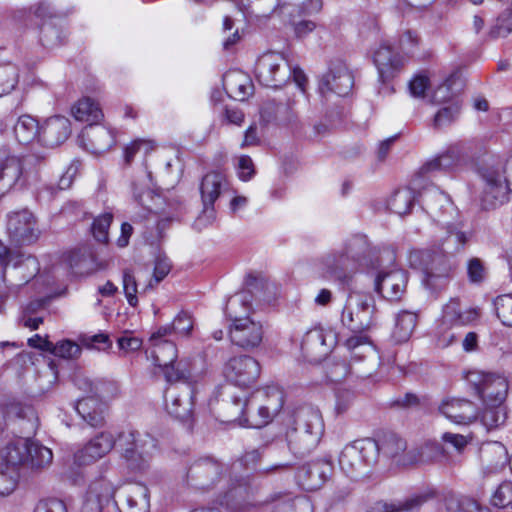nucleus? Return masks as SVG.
I'll list each match as a JSON object with an SVG mask.
<instances>
[{"instance_id": "nucleus-1", "label": "nucleus", "mask_w": 512, "mask_h": 512, "mask_svg": "<svg viewBox=\"0 0 512 512\" xmlns=\"http://www.w3.org/2000/svg\"><path fill=\"white\" fill-rule=\"evenodd\" d=\"M252 311V295L249 292H240L229 298L226 313L232 324L229 337L233 344L250 350L258 347L263 340V326L261 322L250 317Z\"/></svg>"}, {"instance_id": "nucleus-2", "label": "nucleus", "mask_w": 512, "mask_h": 512, "mask_svg": "<svg viewBox=\"0 0 512 512\" xmlns=\"http://www.w3.org/2000/svg\"><path fill=\"white\" fill-rule=\"evenodd\" d=\"M233 404L241 414L240 423L252 428H261L272 421L283 406L282 392L267 387L253 392L248 398L234 397Z\"/></svg>"}, {"instance_id": "nucleus-3", "label": "nucleus", "mask_w": 512, "mask_h": 512, "mask_svg": "<svg viewBox=\"0 0 512 512\" xmlns=\"http://www.w3.org/2000/svg\"><path fill=\"white\" fill-rule=\"evenodd\" d=\"M368 250L365 236L356 235L348 239L344 246L319 260V269L323 277L348 282L357 271L361 259Z\"/></svg>"}, {"instance_id": "nucleus-4", "label": "nucleus", "mask_w": 512, "mask_h": 512, "mask_svg": "<svg viewBox=\"0 0 512 512\" xmlns=\"http://www.w3.org/2000/svg\"><path fill=\"white\" fill-rule=\"evenodd\" d=\"M294 424L287 431V445L295 457H303L318 445L324 432V423L319 410L302 407L294 414Z\"/></svg>"}, {"instance_id": "nucleus-5", "label": "nucleus", "mask_w": 512, "mask_h": 512, "mask_svg": "<svg viewBox=\"0 0 512 512\" xmlns=\"http://www.w3.org/2000/svg\"><path fill=\"white\" fill-rule=\"evenodd\" d=\"M41 162L42 158L34 154L0 155V197L35 180Z\"/></svg>"}, {"instance_id": "nucleus-6", "label": "nucleus", "mask_w": 512, "mask_h": 512, "mask_svg": "<svg viewBox=\"0 0 512 512\" xmlns=\"http://www.w3.org/2000/svg\"><path fill=\"white\" fill-rule=\"evenodd\" d=\"M117 450L130 468L141 470L157 452V441L148 433L125 430L117 434Z\"/></svg>"}, {"instance_id": "nucleus-7", "label": "nucleus", "mask_w": 512, "mask_h": 512, "mask_svg": "<svg viewBox=\"0 0 512 512\" xmlns=\"http://www.w3.org/2000/svg\"><path fill=\"white\" fill-rule=\"evenodd\" d=\"M187 483L195 489L210 491L225 490L232 481L228 467L212 457L195 460L186 473Z\"/></svg>"}, {"instance_id": "nucleus-8", "label": "nucleus", "mask_w": 512, "mask_h": 512, "mask_svg": "<svg viewBox=\"0 0 512 512\" xmlns=\"http://www.w3.org/2000/svg\"><path fill=\"white\" fill-rule=\"evenodd\" d=\"M421 181L420 177L415 178L411 183V187L394 192L388 200L389 209L400 216L408 214L415 201V192H418L419 197L422 198V203L431 210L433 209L434 202L439 204L449 203L447 196L432 185H426L424 190L421 191Z\"/></svg>"}, {"instance_id": "nucleus-9", "label": "nucleus", "mask_w": 512, "mask_h": 512, "mask_svg": "<svg viewBox=\"0 0 512 512\" xmlns=\"http://www.w3.org/2000/svg\"><path fill=\"white\" fill-rule=\"evenodd\" d=\"M411 260H419L423 271V283L431 290L443 289L453 272V264L442 252L418 251L411 255Z\"/></svg>"}, {"instance_id": "nucleus-10", "label": "nucleus", "mask_w": 512, "mask_h": 512, "mask_svg": "<svg viewBox=\"0 0 512 512\" xmlns=\"http://www.w3.org/2000/svg\"><path fill=\"white\" fill-rule=\"evenodd\" d=\"M375 300L371 294L353 292L343 309L341 322L351 331H366L373 324Z\"/></svg>"}, {"instance_id": "nucleus-11", "label": "nucleus", "mask_w": 512, "mask_h": 512, "mask_svg": "<svg viewBox=\"0 0 512 512\" xmlns=\"http://www.w3.org/2000/svg\"><path fill=\"white\" fill-rule=\"evenodd\" d=\"M377 462V446L374 439L366 438L346 445L340 453V468L348 476L361 473L366 466Z\"/></svg>"}, {"instance_id": "nucleus-12", "label": "nucleus", "mask_w": 512, "mask_h": 512, "mask_svg": "<svg viewBox=\"0 0 512 512\" xmlns=\"http://www.w3.org/2000/svg\"><path fill=\"white\" fill-rule=\"evenodd\" d=\"M255 75L262 85L276 88L290 78L291 69L281 53L268 52L258 58Z\"/></svg>"}, {"instance_id": "nucleus-13", "label": "nucleus", "mask_w": 512, "mask_h": 512, "mask_svg": "<svg viewBox=\"0 0 512 512\" xmlns=\"http://www.w3.org/2000/svg\"><path fill=\"white\" fill-rule=\"evenodd\" d=\"M485 182L480 201L485 210L495 209L508 200L509 185L502 167H488L482 172Z\"/></svg>"}, {"instance_id": "nucleus-14", "label": "nucleus", "mask_w": 512, "mask_h": 512, "mask_svg": "<svg viewBox=\"0 0 512 512\" xmlns=\"http://www.w3.org/2000/svg\"><path fill=\"white\" fill-rule=\"evenodd\" d=\"M6 232L11 242L17 245L30 244L40 234L36 218L27 209L14 211L7 215Z\"/></svg>"}, {"instance_id": "nucleus-15", "label": "nucleus", "mask_w": 512, "mask_h": 512, "mask_svg": "<svg viewBox=\"0 0 512 512\" xmlns=\"http://www.w3.org/2000/svg\"><path fill=\"white\" fill-rule=\"evenodd\" d=\"M337 344V335L332 329L315 327L307 331L301 342V350L309 361L325 358Z\"/></svg>"}, {"instance_id": "nucleus-16", "label": "nucleus", "mask_w": 512, "mask_h": 512, "mask_svg": "<svg viewBox=\"0 0 512 512\" xmlns=\"http://www.w3.org/2000/svg\"><path fill=\"white\" fill-rule=\"evenodd\" d=\"M151 345L153 346L152 358L154 363L162 369L168 382L175 383L187 376L188 372L179 368L183 364V360L177 362L178 351L173 342L163 341Z\"/></svg>"}, {"instance_id": "nucleus-17", "label": "nucleus", "mask_w": 512, "mask_h": 512, "mask_svg": "<svg viewBox=\"0 0 512 512\" xmlns=\"http://www.w3.org/2000/svg\"><path fill=\"white\" fill-rule=\"evenodd\" d=\"M469 381L474 384L484 404H503L508 393V382L505 377L491 373H471Z\"/></svg>"}, {"instance_id": "nucleus-18", "label": "nucleus", "mask_w": 512, "mask_h": 512, "mask_svg": "<svg viewBox=\"0 0 512 512\" xmlns=\"http://www.w3.org/2000/svg\"><path fill=\"white\" fill-rule=\"evenodd\" d=\"M216 501L228 512H249L255 506L246 481L237 477H232L229 486L218 492Z\"/></svg>"}, {"instance_id": "nucleus-19", "label": "nucleus", "mask_w": 512, "mask_h": 512, "mask_svg": "<svg viewBox=\"0 0 512 512\" xmlns=\"http://www.w3.org/2000/svg\"><path fill=\"white\" fill-rule=\"evenodd\" d=\"M260 375V365L251 356L231 358L224 367L225 378L239 387H249Z\"/></svg>"}, {"instance_id": "nucleus-20", "label": "nucleus", "mask_w": 512, "mask_h": 512, "mask_svg": "<svg viewBox=\"0 0 512 512\" xmlns=\"http://www.w3.org/2000/svg\"><path fill=\"white\" fill-rule=\"evenodd\" d=\"M373 63L377 68L379 79L385 83L402 71L407 58L395 52L391 45L383 42L373 53Z\"/></svg>"}, {"instance_id": "nucleus-21", "label": "nucleus", "mask_w": 512, "mask_h": 512, "mask_svg": "<svg viewBox=\"0 0 512 512\" xmlns=\"http://www.w3.org/2000/svg\"><path fill=\"white\" fill-rule=\"evenodd\" d=\"M0 260L5 263L3 272V281L6 282V275L9 266L12 265L13 276L21 275L20 282L11 281L8 285L9 288H18L27 283L39 271L37 260L32 256H13L10 251L3 245H0Z\"/></svg>"}, {"instance_id": "nucleus-22", "label": "nucleus", "mask_w": 512, "mask_h": 512, "mask_svg": "<svg viewBox=\"0 0 512 512\" xmlns=\"http://www.w3.org/2000/svg\"><path fill=\"white\" fill-rule=\"evenodd\" d=\"M194 391L189 385H171L165 392L166 409L169 414L186 420L192 414Z\"/></svg>"}, {"instance_id": "nucleus-23", "label": "nucleus", "mask_w": 512, "mask_h": 512, "mask_svg": "<svg viewBox=\"0 0 512 512\" xmlns=\"http://www.w3.org/2000/svg\"><path fill=\"white\" fill-rule=\"evenodd\" d=\"M224 184L225 176L220 172H210L202 178L200 192L204 209L197 219L198 225L203 224L205 219L212 221L215 218L213 204L219 197Z\"/></svg>"}, {"instance_id": "nucleus-24", "label": "nucleus", "mask_w": 512, "mask_h": 512, "mask_svg": "<svg viewBox=\"0 0 512 512\" xmlns=\"http://www.w3.org/2000/svg\"><path fill=\"white\" fill-rule=\"evenodd\" d=\"M353 76L344 64H336L322 77L319 90L323 95L333 92L346 96L353 87Z\"/></svg>"}, {"instance_id": "nucleus-25", "label": "nucleus", "mask_w": 512, "mask_h": 512, "mask_svg": "<svg viewBox=\"0 0 512 512\" xmlns=\"http://www.w3.org/2000/svg\"><path fill=\"white\" fill-rule=\"evenodd\" d=\"M439 412L456 424H469L479 416L475 404L464 398L443 399L439 405Z\"/></svg>"}, {"instance_id": "nucleus-26", "label": "nucleus", "mask_w": 512, "mask_h": 512, "mask_svg": "<svg viewBox=\"0 0 512 512\" xmlns=\"http://www.w3.org/2000/svg\"><path fill=\"white\" fill-rule=\"evenodd\" d=\"M407 274L401 269L380 272L375 280L376 291L389 301H398L406 291Z\"/></svg>"}, {"instance_id": "nucleus-27", "label": "nucleus", "mask_w": 512, "mask_h": 512, "mask_svg": "<svg viewBox=\"0 0 512 512\" xmlns=\"http://www.w3.org/2000/svg\"><path fill=\"white\" fill-rule=\"evenodd\" d=\"M113 447L117 448V436L110 432H101L77 453L76 458L80 464H88L105 456Z\"/></svg>"}, {"instance_id": "nucleus-28", "label": "nucleus", "mask_w": 512, "mask_h": 512, "mask_svg": "<svg viewBox=\"0 0 512 512\" xmlns=\"http://www.w3.org/2000/svg\"><path fill=\"white\" fill-rule=\"evenodd\" d=\"M70 133V121L64 116H54L47 119L41 126L40 141L45 146H58L69 137Z\"/></svg>"}, {"instance_id": "nucleus-29", "label": "nucleus", "mask_w": 512, "mask_h": 512, "mask_svg": "<svg viewBox=\"0 0 512 512\" xmlns=\"http://www.w3.org/2000/svg\"><path fill=\"white\" fill-rule=\"evenodd\" d=\"M29 449H31L30 438H15L2 449L0 463L19 470L29 459Z\"/></svg>"}, {"instance_id": "nucleus-30", "label": "nucleus", "mask_w": 512, "mask_h": 512, "mask_svg": "<svg viewBox=\"0 0 512 512\" xmlns=\"http://www.w3.org/2000/svg\"><path fill=\"white\" fill-rule=\"evenodd\" d=\"M83 139L93 153H103L115 145V132L105 126H89L82 132Z\"/></svg>"}, {"instance_id": "nucleus-31", "label": "nucleus", "mask_w": 512, "mask_h": 512, "mask_svg": "<svg viewBox=\"0 0 512 512\" xmlns=\"http://www.w3.org/2000/svg\"><path fill=\"white\" fill-rule=\"evenodd\" d=\"M354 334L348 337L344 346L347 349L350 361L359 362L366 359L375 358L376 351L370 338L364 331H352Z\"/></svg>"}, {"instance_id": "nucleus-32", "label": "nucleus", "mask_w": 512, "mask_h": 512, "mask_svg": "<svg viewBox=\"0 0 512 512\" xmlns=\"http://www.w3.org/2000/svg\"><path fill=\"white\" fill-rule=\"evenodd\" d=\"M124 512H149V490L141 484L128 485L123 491Z\"/></svg>"}, {"instance_id": "nucleus-33", "label": "nucleus", "mask_w": 512, "mask_h": 512, "mask_svg": "<svg viewBox=\"0 0 512 512\" xmlns=\"http://www.w3.org/2000/svg\"><path fill=\"white\" fill-rule=\"evenodd\" d=\"M479 316L476 308L463 306L458 299H451L443 308V322L449 325H468Z\"/></svg>"}, {"instance_id": "nucleus-34", "label": "nucleus", "mask_w": 512, "mask_h": 512, "mask_svg": "<svg viewBox=\"0 0 512 512\" xmlns=\"http://www.w3.org/2000/svg\"><path fill=\"white\" fill-rule=\"evenodd\" d=\"M75 409L92 427L101 426L104 423L105 404L97 397L87 396L78 400Z\"/></svg>"}, {"instance_id": "nucleus-35", "label": "nucleus", "mask_w": 512, "mask_h": 512, "mask_svg": "<svg viewBox=\"0 0 512 512\" xmlns=\"http://www.w3.org/2000/svg\"><path fill=\"white\" fill-rule=\"evenodd\" d=\"M377 446V458L380 454L394 460L397 464L405 465L407 461L404 452L407 448L406 441L394 434H388L375 440Z\"/></svg>"}, {"instance_id": "nucleus-36", "label": "nucleus", "mask_w": 512, "mask_h": 512, "mask_svg": "<svg viewBox=\"0 0 512 512\" xmlns=\"http://www.w3.org/2000/svg\"><path fill=\"white\" fill-rule=\"evenodd\" d=\"M71 114L75 120L86 122L89 126L103 119V112L97 102L89 97L79 99L72 107Z\"/></svg>"}, {"instance_id": "nucleus-37", "label": "nucleus", "mask_w": 512, "mask_h": 512, "mask_svg": "<svg viewBox=\"0 0 512 512\" xmlns=\"http://www.w3.org/2000/svg\"><path fill=\"white\" fill-rule=\"evenodd\" d=\"M115 486L106 477H100L92 481L87 490V501L95 503L97 509L109 503L115 494Z\"/></svg>"}, {"instance_id": "nucleus-38", "label": "nucleus", "mask_w": 512, "mask_h": 512, "mask_svg": "<svg viewBox=\"0 0 512 512\" xmlns=\"http://www.w3.org/2000/svg\"><path fill=\"white\" fill-rule=\"evenodd\" d=\"M479 451L481 460L487 465L490 472L501 469L507 461V450L500 442L484 443Z\"/></svg>"}, {"instance_id": "nucleus-39", "label": "nucleus", "mask_w": 512, "mask_h": 512, "mask_svg": "<svg viewBox=\"0 0 512 512\" xmlns=\"http://www.w3.org/2000/svg\"><path fill=\"white\" fill-rule=\"evenodd\" d=\"M14 135L20 144L27 145L41 138V126L30 115H22L14 125Z\"/></svg>"}, {"instance_id": "nucleus-40", "label": "nucleus", "mask_w": 512, "mask_h": 512, "mask_svg": "<svg viewBox=\"0 0 512 512\" xmlns=\"http://www.w3.org/2000/svg\"><path fill=\"white\" fill-rule=\"evenodd\" d=\"M427 500L424 495H413L397 502H377L367 512H411Z\"/></svg>"}, {"instance_id": "nucleus-41", "label": "nucleus", "mask_w": 512, "mask_h": 512, "mask_svg": "<svg viewBox=\"0 0 512 512\" xmlns=\"http://www.w3.org/2000/svg\"><path fill=\"white\" fill-rule=\"evenodd\" d=\"M418 323L416 312L403 310L396 316L392 336L397 342H406L413 334Z\"/></svg>"}, {"instance_id": "nucleus-42", "label": "nucleus", "mask_w": 512, "mask_h": 512, "mask_svg": "<svg viewBox=\"0 0 512 512\" xmlns=\"http://www.w3.org/2000/svg\"><path fill=\"white\" fill-rule=\"evenodd\" d=\"M224 86L227 92L239 101H244L253 92L251 81L242 74L227 75L224 78Z\"/></svg>"}, {"instance_id": "nucleus-43", "label": "nucleus", "mask_w": 512, "mask_h": 512, "mask_svg": "<svg viewBox=\"0 0 512 512\" xmlns=\"http://www.w3.org/2000/svg\"><path fill=\"white\" fill-rule=\"evenodd\" d=\"M463 158L462 149L459 146H450L444 153L427 162L423 167L426 172L450 169L461 162Z\"/></svg>"}, {"instance_id": "nucleus-44", "label": "nucleus", "mask_w": 512, "mask_h": 512, "mask_svg": "<svg viewBox=\"0 0 512 512\" xmlns=\"http://www.w3.org/2000/svg\"><path fill=\"white\" fill-rule=\"evenodd\" d=\"M331 465L329 462L319 460L309 464L306 474L310 480L307 484L311 490L319 488L330 476Z\"/></svg>"}, {"instance_id": "nucleus-45", "label": "nucleus", "mask_w": 512, "mask_h": 512, "mask_svg": "<svg viewBox=\"0 0 512 512\" xmlns=\"http://www.w3.org/2000/svg\"><path fill=\"white\" fill-rule=\"evenodd\" d=\"M53 460L52 451L31 439V449H29V459L26 465L32 468H43L51 464Z\"/></svg>"}, {"instance_id": "nucleus-46", "label": "nucleus", "mask_w": 512, "mask_h": 512, "mask_svg": "<svg viewBox=\"0 0 512 512\" xmlns=\"http://www.w3.org/2000/svg\"><path fill=\"white\" fill-rule=\"evenodd\" d=\"M506 413L503 404L488 403L484 404V409L481 413V421L487 429L498 427L504 423Z\"/></svg>"}, {"instance_id": "nucleus-47", "label": "nucleus", "mask_w": 512, "mask_h": 512, "mask_svg": "<svg viewBox=\"0 0 512 512\" xmlns=\"http://www.w3.org/2000/svg\"><path fill=\"white\" fill-rule=\"evenodd\" d=\"M19 479V470L0 463V495L12 493Z\"/></svg>"}, {"instance_id": "nucleus-48", "label": "nucleus", "mask_w": 512, "mask_h": 512, "mask_svg": "<svg viewBox=\"0 0 512 512\" xmlns=\"http://www.w3.org/2000/svg\"><path fill=\"white\" fill-rule=\"evenodd\" d=\"M497 317L505 326H512V295L504 294L494 300Z\"/></svg>"}, {"instance_id": "nucleus-49", "label": "nucleus", "mask_w": 512, "mask_h": 512, "mask_svg": "<svg viewBox=\"0 0 512 512\" xmlns=\"http://www.w3.org/2000/svg\"><path fill=\"white\" fill-rule=\"evenodd\" d=\"M122 285L125 297L130 306L135 307L138 304V285L130 269H125L122 274Z\"/></svg>"}, {"instance_id": "nucleus-50", "label": "nucleus", "mask_w": 512, "mask_h": 512, "mask_svg": "<svg viewBox=\"0 0 512 512\" xmlns=\"http://www.w3.org/2000/svg\"><path fill=\"white\" fill-rule=\"evenodd\" d=\"M113 215L111 213H104L96 218L92 224V233L94 238L101 242L107 243L109 239L108 230L112 223Z\"/></svg>"}, {"instance_id": "nucleus-51", "label": "nucleus", "mask_w": 512, "mask_h": 512, "mask_svg": "<svg viewBox=\"0 0 512 512\" xmlns=\"http://www.w3.org/2000/svg\"><path fill=\"white\" fill-rule=\"evenodd\" d=\"M49 352L57 357L72 359L81 354V348L71 340H63L57 344L52 343V349Z\"/></svg>"}, {"instance_id": "nucleus-52", "label": "nucleus", "mask_w": 512, "mask_h": 512, "mask_svg": "<svg viewBox=\"0 0 512 512\" xmlns=\"http://www.w3.org/2000/svg\"><path fill=\"white\" fill-rule=\"evenodd\" d=\"M154 149V143L149 140L138 139L132 141L124 148V161L127 165L131 164L137 153L142 152L147 155Z\"/></svg>"}, {"instance_id": "nucleus-53", "label": "nucleus", "mask_w": 512, "mask_h": 512, "mask_svg": "<svg viewBox=\"0 0 512 512\" xmlns=\"http://www.w3.org/2000/svg\"><path fill=\"white\" fill-rule=\"evenodd\" d=\"M174 334L179 337H189L193 327L194 321L192 316L187 312H179L173 319Z\"/></svg>"}, {"instance_id": "nucleus-54", "label": "nucleus", "mask_w": 512, "mask_h": 512, "mask_svg": "<svg viewBox=\"0 0 512 512\" xmlns=\"http://www.w3.org/2000/svg\"><path fill=\"white\" fill-rule=\"evenodd\" d=\"M171 263L166 256L159 255L155 260L153 278L149 281L144 291L152 289L154 284L160 283L170 272Z\"/></svg>"}, {"instance_id": "nucleus-55", "label": "nucleus", "mask_w": 512, "mask_h": 512, "mask_svg": "<svg viewBox=\"0 0 512 512\" xmlns=\"http://www.w3.org/2000/svg\"><path fill=\"white\" fill-rule=\"evenodd\" d=\"M494 506L504 508L512 505V483L504 482L499 485L491 498Z\"/></svg>"}, {"instance_id": "nucleus-56", "label": "nucleus", "mask_w": 512, "mask_h": 512, "mask_svg": "<svg viewBox=\"0 0 512 512\" xmlns=\"http://www.w3.org/2000/svg\"><path fill=\"white\" fill-rule=\"evenodd\" d=\"M460 106L457 102L440 109L434 117V125L442 127L450 124L459 114Z\"/></svg>"}, {"instance_id": "nucleus-57", "label": "nucleus", "mask_w": 512, "mask_h": 512, "mask_svg": "<svg viewBox=\"0 0 512 512\" xmlns=\"http://www.w3.org/2000/svg\"><path fill=\"white\" fill-rule=\"evenodd\" d=\"M80 341L87 348L106 349L111 346V341L106 333L84 334L80 337Z\"/></svg>"}, {"instance_id": "nucleus-58", "label": "nucleus", "mask_w": 512, "mask_h": 512, "mask_svg": "<svg viewBox=\"0 0 512 512\" xmlns=\"http://www.w3.org/2000/svg\"><path fill=\"white\" fill-rule=\"evenodd\" d=\"M419 44V37L416 33L407 30L399 38V47L408 59Z\"/></svg>"}, {"instance_id": "nucleus-59", "label": "nucleus", "mask_w": 512, "mask_h": 512, "mask_svg": "<svg viewBox=\"0 0 512 512\" xmlns=\"http://www.w3.org/2000/svg\"><path fill=\"white\" fill-rule=\"evenodd\" d=\"M429 85L430 81L427 75L417 74L410 81L409 90L413 97L423 98Z\"/></svg>"}, {"instance_id": "nucleus-60", "label": "nucleus", "mask_w": 512, "mask_h": 512, "mask_svg": "<svg viewBox=\"0 0 512 512\" xmlns=\"http://www.w3.org/2000/svg\"><path fill=\"white\" fill-rule=\"evenodd\" d=\"M75 385L85 393H97L101 398L106 397L105 385H95L88 377L81 375L76 376Z\"/></svg>"}, {"instance_id": "nucleus-61", "label": "nucleus", "mask_w": 512, "mask_h": 512, "mask_svg": "<svg viewBox=\"0 0 512 512\" xmlns=\"http://www.w3.org/2000/svg\"><path fill=\"white\" fill-rule=\"evenodd\" d=\"M467 273L469 280L473 283L482 282L485 278V267L478 258H472L467 264Z\"/></svg>"}, {"instance_id": "nucleus-62", "label": "nucleus", "mask_w": 512, "mask_h": 512, "mask_svg": "<svg viewBox=\"0 0 512 512\" xmlns=\"http://www.w3.org/2000/svg\"><path fill=\"white\" fill-rule=\"evenodd\" d=\"M34 512H67L65 503L56 498L41 500L35 507Z\"/></svg>"}, {"instance_id": "nucleus-63", "label": "nucleus", "mask_w": 512, "mask_h": 512, "mask_svg": "<svg viewBox=\"0 0 512 512\" xmlns=\"http://www.w3.org/2000/svg\"><path fill=\"white\" fill-rule=\"evenodd\" d=\"M5 418H20L24 416V406L15 399H8L1 404Z\"/></svg>"}, {"instance_id": "nucleus-64", "label": "nucleus", "mask_w": 512, "mask_h": 512, "mask_svg": "<svg viewBox=\"0 0 512 512\" xmlns=\"http://www.w3.org/2000/svg\"><path fill=\"white\" fill-rule=\"evenodd\" d=\"M350 373L349 366L344 362H335L329 366L327 374L331 381L340 382L344 380Z\"/></svg>"}]
</instances>
